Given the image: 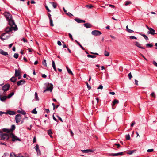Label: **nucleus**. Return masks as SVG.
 <instances>
[{
	"label": "nucleus",
	"instance_id": "obj_1",
	"mask_svg": "<svg viewBox=\"0 0 157 157\" xmlns=\"http://www.w3.org/2000/svg\"><path fill=\"white\" fill-rule=\"evenodd\" d=\"M44 85L46 88L44 91V93L47 91H50V92L52 91L53 88V85L52 84L46 83L44 84Z\"/></svg>",
	"mask_w": 157,
	"mask_h": 157
},
{
	"label": "nucleus",
	"instance_id": "obj_2",
	"mask_svg": "<svg viewBox=\"0 0 157 157\" xmlns=\"http://www.w3.org/2000/svg\"><path fill=\"white\" fill-rule=\"evenodd\" d=\"M7 21L9 25L11 27H13L14 30L16 31L17 29V26L15 24L14 21L12 19V18Z\"/></svg>",
	"mask_w": 157,
	"mask_h": 157
},
{
	"label": "nucleus",
	"instance_id": "obj_3",
	"mask_svg": "<svg viewBox=\"0 0 157 157\" xmlns=\"http://www.w3.org/2000/svg\"><path fill=\"white\" fill-rule=\"evenodd\" d=\"M146 27L149 30L147 33V34H151V35H154L155 34H157L155 32V31L152 28H150L147 25H146Z\"/></svg>",
	"mask_w": 157,
	"mask_h": 157
},
{
	"label": "nucleus",
	"instance_id": "obj_4",
	"mask_svg": "<svg viewBox=\"0 0 157 157\" xmlns=\"http://www.w3.org/2000/svg\"><path fill=\"white\" fill-rule=\"evenodd\" d=\"M10 34L7 33H4L1 35L0 37L2 40H5L8 39L10 36Z\"/></svg>",
	"mask_w": 157,
	"mask_h": 157
},
{
	"label": "nucleus",
	"instance_id": "obj_5",
	"mask_svg": "<svg viewBox=\"0 0 157 157\" xmlns=\"http://www.w3.org/2000/svg\"><path fill=\"white\" fill-rule=\"evenodd\" d=\"M10 137H11L12 138V140L13 142H14L16 141H21L20 139L13 133H10Z\"/></svg>",
	"mask_w": 157,
	"mask_h": 157
},
{
	"label": "nucleus",
	"instance_id": "obj_6",
	"mask_svg": "<svg viewBox=\"0 0 157 157\" xmlns=\"http://www.w3.org/2000/svg\"><path fill=\"white\" fill-rule=\"evenodd\" d=\"M7 21L10 20L12 18V15L8 12H5L3 14Z\"/></svg>",
	"mask_w": 157,
	"mask_h": 157
},
{
	"label": "nucleus",
	"instance_id": "obj_7",
	"mask_svg": "<svg viewBox=\"0 0 157 157\" xmlns=\"http://www.w3.org/2000/svg\"><path fill=\"white\" fill-rule=\"evenodd\" d=\"M123 155V152H119L117 153H108V155L109 156H117L119 155Z\"/></svg>",
	"mask_w": 157,
	"mask_h": 157
},
{
	"label": "nucleus",
	"instance_id": "obj_8",
	"mask_svg": "<svg viewBox=\"0 0 157 157\" xmlns=\"http://www.w3.org/2000/svg\"><path fill=\"white\" fill-rule=\"evenodd\" d=\"M91 34L93 35L97 36L101 35V33L99 31L95 30L92 32Z\"/></svg>",
	"mask_w": 157,
	"mask_h": 157
},
{
	"label": "nucleus",
	"instance_id": "obj_9",
	"mask_svg": "<svg viewBox=\"0 0 157 157\" xmlns=\"http://www.w3.org/2000/svg\"><path fill=\"white\" fill-rule=\"evenodd\" d=\"M10 135L7 134H3L2 135V139L4 140H6L8 139Z\"/></svg>",
	"mask_w": 157,
	"mask_h": 157
},
{
	"label": "nucleus",
	"instance_id": "obj_10",
	"mask_svg": "<svg viewBox=\"0 0 157 157\" xmlns=\"http://www.w3.org/2000/svg\"><path fill=\"white\" fill-rule=\"evenodd\" d=\"M10 86L9 84H6L2 87V89L4 92L7 91L9 90L10 88Z\"/></svg>",
	"mask_w": 157,
	"mask_h": 157
},
{
	"label": "nucleus",
	"instance_id": "obj_11",
	"mask_svg": "<svg viewBox=\"0 0 157 157\" xmlns=\"http://www.w3.org/2000/svg\"><path fill=\"white\" fill-rule=\"evenodd\" d=\"M21 116L20 114H17L15 116L16 122L18 123L21 121Z\"/></svg>",
	"mask_w": 157,
	"mask_h": 157
},
{
	"label": "nucleus",
	"instance_id": "obj_12",
	"mask_svg": "<svg viewBox=\"0 0 157 157\" xmlns=\"http://www.w3.org/2000/svg\"><path fill=\"white\" fill-rule=\"evenodd\" d=\"M13 30V27H7L5 29V31L6 32L5 33H8L9 32H11Z\"/></svg>",
	"mask_w": 157,
	"mask_h": 157
},
{
	"label": "nucleus",
	"instance_id": "obj_13",
	"mask_svg": "<svg viewBox=\"0 0 157 157\" xmlns=\"http://www.w3.org/2000/svg\"><path fill=\"white\" fill-rule=\"evenodd\" d=\"M119 103V101L118 100L116 99H114L111 104L112 106V109H114V108H113V106L115 105L116 104H118Z\"/></svg>",
	"mask_w": 157,
	"mask_h": 157
},
{
	"label": "nucleus",
	"instance_id": "obj_14",
	"mask_svg": "<svg viewBox=\"0 0 157 157\" xmlns=\"http://www.w3.org/2000/svg\"><path fill=\"white\" fill-rule=\"evenodd\" d=\"M36 151L38 154V155H40L41 154V152L40 150L39 149V145L38 144H36L35 147Z\"/></svg>",
	"mask_w": 157,
	"mask_h": 157
},
{
	"label": "nucleus",
	"instance_id": "obj_15",
	"mask_svg": "<svg viewBox=\"0 0 157 157\" xmlns=\"http://www.w3.org/2000/svg\"><path fill=\"white\" fill-rule=\"evenodd\" d=\"M25 83V81L24 80H21L18 81L17 83V86L21 85L24 84Z\"/></svg>",
	"mask_w": 157,
	"mask_h": 157
},
{
	"label": "nucleus",
	"instance_id": "obj_16",
	"mask_svg": "<svg viewBox=\"0 0 157 157\" xmlns=\"http://www.w3.org/2000/svg\"><path fill=\"white\" fill-rule=\"evenodd\" d=\"M5 114H9L10 115H14L15 114V113L14 111H11L10 110H8L6 113H5Z\"/></svg>",
	"mask_w": 157,
	"mask_h": 157
},
{
	"label": "nucleus",
	"instance_id": "obj_17",
	"mask_svg": "<svg viewBox=\"0 0 157 157\" xmlns=\"http://www.w3.org/2000/svg\"><path fill=\"white\" fill-rule=\"evenodd\" d=\"M135 45L137 47L143 49H145V48L141 46V44H140L139 42H138L136 41L135 42Z\"/></svg>",
	"mask_w": 157,
	"mask_h": 157
},
{
	"label": "nucleus",
	"instance_id": "obj_18",
	"mask_svg": "<svg viewBox=\"0 0 157 157\" xmlns=\"http://www.w3.org/2000/svg\"><path fill=\"white\" fill-rule=\"evenodd\" d=\"M21 75V72L20 71L17 69L15 70V77L19 76Z\"/></svg>",
	"mask_w": 157,
	"mask_h": 157
},
{
	"label": "nucleus",
	"instance_id": "obj_19",
	"mask_svg": "<svg viewBox=\"0 0 157 157\" xmlns=\"http://www.w3.org/2000/svg\"><path fill=\"white\" fill-rule=\"evenodd\" d=\"M75 20L78 23H81L82 22L84 23L85 22V20H82L78 18H75Z\"/></svg>",
	"mask_w": 157,
	"mask_h": 157
},
{
	"label": "nucleus",
	"instance_id": "obj_20",
	"mask_svg": "<svg viewBox=\"0 0 157 157\" xmlns=\"http://www.w3.org/2000/svg\"><path fill=\"white\" fill-rule=\"evenodd\" d=\"M0 53L4 56L8 55V53L7 52H5L2 49L0 50Z\"/></svg>",
	"mask_w": 157,
	"mask_h": 157
},
{
	"label": "nucleus",
	"instance_id": "obj_21",
	"mask_svg": "<svg viewBox=\"0 0 157 157\" xmlns=\"http://www.w3.org/2000/svg\"><path fill=\"white\" fill-rule=\"evenodd\" d=\"M84 25L87 28H90L92 27V25L88 23H86L84 24Z\"/></svg>",
	"mask_w": 157,
	"mask_h": 157
},
{
	"label": "nucleus",
	"instance_id": "obj_22",
	"mask_svg": "<svg viewBox=\"0 0 157 157\" xmlns=\"http://www.w3.org/2000/svg\"><path fill=\"white\" fill-rule=\"evenodd\" d=\"M7 98L6 96H3L2 97L1 95L0 96V99L2 101H4Z\"/></svg>",
	"mask_w": 157,
	"mask_h": 157
},
{
	"label": "nucleus",
	"instance_id": "obj_23",
	"mask_svg": "<svg viewBox=\"0 0 157 157\" xmlns=\"http://www.w3.org/2000/svg\"><path fill=\"white\" fill-rule=\"evenodd\" d=\"M15 129V126L14 125H12L11 126L10 129H9L10 132H12Z\"/></svg>",
	"mask_w": 157,
	"mask_h": 157
},
{
	"label": "nucleus",
	"instance_id": "obj_24",
	"mask_svg": "<svg viewBox=\"0 0 157 157\" xmlns=\"http://www.w3.org/2000/svg\"><path fill=\"white\" fill-rule=\"evenodd\" d=\"M17 79L14 76L12 77L10 79V81L13 82H15L17 80Z\"/></svg>",
	"mask_w": 157,
	"mask_h": 157
},
{
	"label": "nucleus",
	"instance_id": "obj_25",
	"mask_svg": "<svg viewBox=\"0 0 157 157\" xmlns=\"http://www.w3.org/2000/svg\"><path fill=\"white\" fill-rule=\"evenodd\" d=\"M140 35L143 37L146 40H148V38L146 35L142 33H140Z\"/></svg>",
	"mask_w": 157,
	"mask_h": 157
},
{
	"label": "nucleus",
	"instance_id": "obj_26",
	"mask_svg": "<svg viewBox=\"0 0 157 157\" xmlns=\"http://www.w3.org/2000/svg\"><path fill=\"white\" fill-rule=\"evenodd\" d=\"M52 67L53 68L54 70L56 71V68L55 64L54 61L53 60L52 61Z\"/></svg>",
	"mask_w": 157,
	"mask_h": 157
},
{
	"label": "nucleus",
	"instance_id": "obj_27",
	"mask_svg": "<svg viewBox=\"0 0 157 157\" xmlns=\"http://www.w3.org/2000/svg\"><path fill=\"white\" fill-rule=\"evenodd\" d=\"M2 130L3 132H6L7 133H9L10 132V129L7 128H3L2 129Z\"/></svg>",
	"mask_w": 157,
	"mask_h": 157
},
{
	"label": "nucleus",
	"instance_id": "obj_28",
	"mask_svg": "<svg viewBox=\"0 0 157 157\" xmlns=\"http://www.w3.org/2000/svg\"><path fill=\"white\" fill-rule=\"evenodd\" d=\"M66 68L67 69V71L68 72L69 74H71L72 75H73V74L72 72V71L71 70L69 69L67 67H66Z\"/></svg>",
	"mask_w": 157,
	"mask_h": 157
},
{
	"label": "nucleus",
	"instance_id": "obj_29",
	"mask_svg": "<svg viewBox=\"0 0 157 157\" xmlns=\"http://www.w3.org/2000/svg\"><path fill=\"white\" fill-rule=\"evenodd\" d=\"M126 29L127 31L129 33H132V32H133V31L131 29H130L128 28V26L127 25L126 27Z\"/></svg>",
	"mask_w": 157,
	"mask_h": 157
},
{
	"label": "nucleus",
	"instance_id": "obj_30",
	"mask_svg": "<svg viewBox=\"0 0 157 157\" xmlns=\"http://www.w3.org/2000/svg\"><path fill=\"white\" fill-rule=\"evenodd\" d=\"M46 60L44 59L42 62V64L46 67H47V63H46Z\"/></svg>",
	"mask_w": 157,
	"mask_h": 157
},
{
	"label": "nucleus",
	"instance_id": "obj_31",
	"mask_svg": "<svg viewBox=\"0 0 157 157\" xmlns=\"http://www.w3.org/2000/svg\"><path fill=\"white\" fill-rule=\"evenodd\" d=\"M35 99L36 100H39V98L38 97L37 94L36 92H35Z\"/></svg>",
	"mask_w": 157,
	"mask_h": 157
},
{
	"label": "nucleus",
	"instance_id": "obj_32",
	"mask_svg": "<svg viewBox=\"0 0 157 157\" xmlns=\"http://www.w3.org/2000/svg\"><path fill=\"white\" fill-rule=\"evenodd\" d=\"M51 3L52 4L54 8H55L56 7L57 4L56 3H54V2H51Z\"/></svg>",
	"mask_w": 157,
	"mask_h": 157
},
{
	"label": "nucleus",
	"instance_id": "obj_33",
	"mask_svg": "<svg viewBox=\"0 0 157 157\" xmlns=\"http://www.w3.org/2000/svg\"><path fill=\"white\" fill-rule=\"evenodd\" d=\"M82 152L85 153H88L89 152L91 151V150L90 149L85 150H82Z\"/></svg>",
	"mask_w": 157,
	"mask_h": 157
},
{
	"label": "nucleus",
	"instance_id": "obj_34",
	"mask_svg": "<svg viewBox=\"0 0 157 157\" xmlns=\"http://www.w3.org/2000/svg\"><path fill=\"white\" fill-rule=\"evenodd\" d=\"M131 3V2L130 1H127L125 2V5L126 6H127L128 5L130 4Z\"/></svg>",
	"mask_w": 157,
	"mask_h": 157
},
{
	"label": "nucleus",
	"instance_id": "obj_35",
	"mask_svg": "<svg viewBox=\"0 0 157 157\" xmlns=\"http://www.w3.org/2000/svg\"><path fill=\"white\" fill-rule=\"evenodd\" d=\"M14 94V92H12L10 94H9L7 96V97L8 98H10Z\"/></svg>",
	"mask_w": 157,
	"mask_h": 157
},
{
	"label": "nucleus",
	"instance_id": "obj_36",
	"mask_svg": "<svg viewBox=\"0 0 157 157\" xmlns=\"http://www.w3.org/2000/svg\"><path fill=\"white\" fill-rule=\"evenodd\" d=\"M87 57H90L93 58L96 57V56L95 55H88Z\"/></svg>",
	"mask_w": 157,
	"mask_h": 157
},
{
	"label": "nucleus",
	"instance_id": "obj_37",
	"mask_svg": "<svg viewBox=\"0 0 157 157\" xmlns=\"http://www.w3.org/2000/svg\"><path fill=\"white\" fill-rule=\"evenodd\" d=\"M50 25L51 26H53L54 24L53 23V21L52 19H49Z\"/></svg>",
	"mask_w": 157,
	"mask_h": 157
},
{
	"label": "nucleus",
	"instance_id": "obj_38",
	"mask_svg": "<svg viewBox=\"0 0 157 157\" xmlns=\"http://www.w3.org/2000/svg\"><path fill=\"white\" fill-rule=\"evenodd\" d=\"M17 112L18 113H21L24 115H25L26 114V113L24 111H20V112H19V111L18 110Z\"/></svg>",
	"mask_w": 157,
	"mask_h": 157
},
{
	"label": "nucleus",
	"instance_id": "obj_39",
	"mask_svg": "<svg viewBox=\"0 0 157 157\" xmlns=\"http://www.w3.org/2000/svg\"><path fill=\"white\" fill-rule=\"evenodd\" d=\"M126 139L128 140H130V136L129 134L126 135Z\"/></svg>",
	"mask_w": 157,
	"mask_h": 157
},
{
	"label": "nucleus",
	"instance_id": "obj_40",
	"mask_svg": "<svg viewBox=\"0 0 157 157\" xmlns=\"http://www.w3.org/2000/svg\"><path fill=\"white\" fill-rule=\"evenodd\" d=\"M32 113H33L34 114H36L37 113V111L36 110V109H33L32 112Z\"/></svg>",
	"mask_w": 157,
	"mask_h": 157
},
{
	"label": "nucleus",
	"instance_id": "obj_41",
	"mask_svg": "<svg viewBox=\"0 0 157 157\" xmlns=\"http://www.w3.org/2000/svg\"><path fill=\"white\" fill-rule=\"evenodd\" d=\"M128 76L129 78V79L130 80L131 79V78H132V75L131 74V72L129 73L128 75Z\"/></svg>",
	"mask_w": 157,
	"mask_h": 157
},
{
	"label": "nucleus",
	"instance_id": "obj_42",
	"mask_svg": "<svg viewBox=\"0 0 157 157\" xmlns=\"http://www.w3.org/2000/svg\"><path fill=\"white\" fill-rule=\"evenodd\" d=\"M115 146H117V148H119L120 147V145L119 144H114L113 145V146L114 147H115Z\"/></svg>",
	"mask_w": 157,
	"mask_h": 157
},
{
	"label": "nucleus",
	"instance_id": "obj_43",
	"mask_svg": "<svg viewBox=\"0 0 157 157\" xmlns=\"http://www.w3.org/2000/svg\"><path fill=\"white\" fill-rule=\"evenodd\" d=\"M18 56H19V55L17 53H15L13 56L14 58L16 59H17L18 58Z\"/></svg>",
	"mask_w": 157,
	"mask_h": 157
},
{
	"label": "nucleus",
	"instance_id": "obj_44",
	"mask_svg": "<svg viewBox=\"0 0 157 157\" xmlns=\"http://www.w3.org/2000/svg\"><path fill=\"white\" fill-rule=\"evenodd\" d=\"M68 35H69V38L71 39V40H73V38L72 37V35L71 33H69L68 34Z\"/></svg>",
	"mask_w": 157,
	"mask_h": 157
},
{
	"label": "nucleus",
	"instance_id": "obj_45",
	"mask_svg": "<svg viewBox=\"0 0 157 157\" xmlns=\"http://www.w3.org/2000/svg\"><path fill=\"white\" fill-rule=\"evenodd\" d=\"M135 151L134 150L129 151H128V153L129 154L131 155Z\"/></svg>",
	"mask_w": 157,
	"mask_h": 157
},
{
	"label": "nucleus",
	"instance_id": "obj_46",
	"mask_svg": "<svg viewBox=\"0 0 157 157\" xmlns=\"http://www.w3.org/2000/svg\"><path fill=\"white\" fill-rule=\"evenodd\" d=\"M105 55L106 56H108L109 55V52H107L106 51H105Z\"/></svg>",
	"mask_w": 157,
	"mask_h": 157
},
{
	"label": "nucleus",
	"instance_id": "obj_47",
	"mask_svg": "<svg viewBox=\"0 0 157 157\" xmlns=\"http://www.w3.org/2000/svg\"><path fill=\"white\" fill-rule=\"evenodd\" d=\"M146 46L149 47H151L153 46V45L151 44H147L146 45Z\"/></svg>",
	"mask_w": 157,
	"mask_h": 157
},
{
	"label": "nucleus",
	"instance_id": "obj_48",
	"mask_svg": "<svg viewBox=\"0 0 157 157\" xmlns=\"http://www.w3.org/2000/svg\"><path fill=\"white\" fill-rule=\"evenodd\" d=\"M10 157H16L17 156L13 153H11Z\"/></svg>",
	"mask_w": 157,
	"mask_h": 157
},
{
	"label": "nucleus",
	"instance_id": "obj_49",
	"mask_svg": "<svg viewBox=\"0 0 157 157\" xmlns=\"http://www.w3.org/2000/svg\"><path fill=\"white\" fill-rule=\"evenodd\" d=\"M48 133L49 135L52 134V132L51 129H49L48 131Z\"/></svg>",
	"mask_w": 157,
	"mask_h": 157
},
{
	"label": "nucleus",
	"instance_id": "obj_50",
	"mask_svg": "<svg viewBox=\"0 0 157 157\" xmlns=\"http://www.w3.org/2000/svg\"><path fill=\"white\" fill-rule=\"evenodd\" d=\"M66 14L70 17H71L73 16V15L70 12L66 13Z\"/></svg>",
	"mask_w": 157,
	"mask_h": 157
},
{
	"label": "nucleus",
	"instance_id": "obj_51",
	"mask_svg": "<svg viewBox=\"0 0 157 157\" xmlns=\"http://www.w3.org/2000/svg\"><path fill=\"white\" fill-rule=\"evenodd\" d=\"M86 7L88 8H91L93 7V6L92 5H87L86 6Z\"/></svg>",
	"mask_w": 157,
	"mask_h": 157
},
{
	"label": "nucleus",
	"instance_id": "obj_52",
	"mask_svg": "<svg viewBox=\"0 0 157 157\" xmlns=\"http://www.w3.org/2000/svg\"><path fill=\"white\" fill-rule=\"evenodd\" d=\"M154 149H148L147 150V151L148 152H152L153 151Z\"/></svg>",
	"mask_w": 157,
	"mask_h": 157
},
{
	"label": "nucleus",
	"instance_id": "obj_53",
	"mask_svg": "<svg viewBox=\"0 0 157 157\" xmlns=\"http://www.w3.org/2000/svg\"><path fill=\"white\" fill-rule=\"evenodd\" d=\"M87 86V87L88 89V90H90L91 89V87L88 85V83H86Z\"/></svg>",
	"mask_w": 157,
	"mask_h": 157
},
{
	"label": "nucleus",
	"instance_id": "obj_54",
	"mask_svg": "<svg viewBox=\"0 0 157 157\" xmlns=\"http://www.w3.org/2000/svg\"><path fill=\"white\" fill-rule=\"evenodd\" d=\"M103 86H102V85L101 84L97 88V89H103Z\"/></svg>",
	"mask_w": 157,
	"mask_h": 157
},
{
	"label": "nucleus",
	"instance_id": "obj_55",
	"mask_svg": "<svg viewBox=\"0 0 157 157\" xmlns=\"http://www.w3.org/2000/svg\"><path fill=\"white\" fill-rule=\"evenodd\" d=\"M45 6V7L46 10H48V12H51V11L48 8L47 6Z\"/></svg>",
	"mask_w": 157,
	"mask_h": 157
},
{
	"label": "nucleus",
	"instance_id": "obj_56",
	"mask_svg": "<svg viewBox=\"0 0 157 157\" xmlns=\"http://www.w3.org/2000/svg\"><path fill=\"white\" fill-rule=\"evenodd\" d=\"M130 39H137V38L136 37L134 36H130Z\"/></svg>",
	"mask_w": 157,
	"mask_h": 157
},
{
	"label": "nucleus",
	"instance_id": "obj_57",
	"mask_svg": "<svg viewBox=\"0 0 157 157\" xmlns=\"http://www.w3.org/2000/svg\"><path fill=\"white\" fill-rule=\"evenodd\" d=\"M57 117L58 118V119L60 121L62 122H63V121L62 118L60 117L59 116H57Z\"/></svg>",
	"mask_w": 157,
	"mask_h": 157
},
{
	"label": "nucleus",
	"instance_id": "obj_58",
	"mask_svg": "<svg viewBox=\"0 0 157 157\" xmlns=\"http://www.w3.org/2000/svg\"><path fill=\"white\" fill-rule=\"evenodd\" d=\"M151 95L152 97H153L155 98V94L154 92H152V93L151 94Z\"/></svg>",
	"mask_w": 157,
	"mask_h": 157
},
{
	"label": "nucleus",
	"instance_id": "obj_59",
	"mask_svg": "<svg viewBox=\"0 0 157 157\" xmlns=\"http://www.w3.org/2000/svg\"><path fill=\"white\" fill-rule=\"evenodd\" d=\"M153 64L157 67V63L155 61H153Z\"/></svg>",
	"mask_w": 157,
	"mask_h": 157
},
{
	"label": "nucleus",
	"instance_id": "obj_60",
	"mask_svg": "<svg viewBox=\"0 0 157 157\" xmlns=\"http://www.w3.org/2000/svg\"><path fill=\"white\" fill-rule=\"evenodd\" d=\"M135 124V121H133L132 123L131 124V127H133L134 125Z\"/></svg>",
	"mask_w": 157,
	"mask_h": 157
},
{
	"label": "nucleus",
	"instance_id": "obj_61",
	"mask_svg": "<svg viewBox=\"0 0 157 157\" xmlns=\"http://www.w3.org/2000/svg\"><path fill=\"white\" fill-rule=\"evenodd\" d=\"M57 44L59 46H61L62 45L61 42L59 40L57 41Z\"/></svg>",
	"mask_w": 157,
	"mask_h": 157
},
{
	"label": "nucleus",
	"instance_id": "obj_62",
	"mask_svg": "<svg viewBox=\"0 0 157 157\" xmlns=\"http://www.w3.org/2000/svg\"><path fill=\"white\" fill-rule=\"evenodd\" d=\"M45 112H46V113H48L50 112L49 109H45Z\"/></svg>",
	"mask_w": 157,
	"mask_h": 157
},
{
	"label": "nucleus",
	"instance_id": "obj_63",
	"mask_svg": "<svg viewBox=\"0 0 157 157\" xmlns=\"http://www.w3.org/2000/svg\"><path fill=\"white\" fill-rule=\"evenodd\" d=\"M48 16L49 19H52L51 18V15L50 13H48Z\"/></svg>",
	"mask_w": 157,
	"mask_h": 157
},
{
	"label": "nucleus",
	"instance_id": "obj_64",
	"mask_svg": "<svg viewBox=\"0 0 157 157\" xmlns=\"http://www.w3.org/2000/svg\"><path fill=\"white\" fill-rule=\"evenodd\" d=\"M36 141V139L35 137H34L33 140V143H35Z\"/></svg>",
	"mask_w": 157,
	"mask_h": 157
}]
</instances>
